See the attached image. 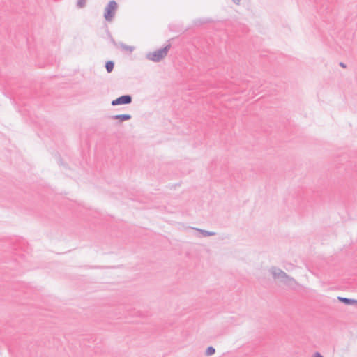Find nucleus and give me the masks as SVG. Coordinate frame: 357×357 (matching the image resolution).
<instances>
[{
    "label": "nucleus",
    "instance_id": "1",
    "mask_svg": "<svg viewBox=\"0 0 357 357\" xmlns=\"http://www.w3.org/2000/svg\"><path fill=\"white\" fill-rule=\"evenodd\" d=\"M171 48V44H167L165 47L153 52H148L146 58L153 62H160L165 58Z\"/></svg>",
    "mask_w": 357,
    "mask_h": 357
},
{
    "label": "nucleus",
    "instance_id": "2",
    "mask_svg": "<svg viewBox=\"0 0 357 357\" xmlns=\"http://www.w3.org/2000/svg\"><path fill=\"white\" fill-rule=\"evenodd\" d=\"M118 4L114 0L110 1L105 8L104 17L106 21L111 22L117 10Z\"/></svg>",
    "mask_w": 357,
    "mask_h": 357
},
{
    "label": "nucleus",
    "instance_id": "3",
    "mask_svg": "<svg viewBox=\"0 0 357 357\" xmlns=\"http://www.w3.org/2000/svg\"><path fill=\"white\" fill-rule=\"evenodd\" d=\"M132 97L131 95L126 94L123 95L115 100H113L111 102L112 106L121 105H129L132 102Z\"/></svg>",
    "mask_w": 357,
    "mask_h": 357
},
{
    "label": "nucleus",
    "instance_id": "4",
    "mask_svg": "<svg viewBox=\"0 0 357 357\" xmlns=\"http://www.w3.org/2000/svg\"><path fill=\"white\" fill-rule=\"evenodd\" d=\"M269 272L271 273L273 279H279L281 282H282V280L287 275L284 271L276 266L271 267Z\"/></svg>",
    "mask_w": 357,
    "mask_h": 357
},
{
    "label": "nucleus",
    "instance_id": "5",
    "mask_svg": "<svg viewBox=\"0 0 357 357\" xmlns=\"http://www.w3.org/2000/svg\"><path fill=\"white\" fill-rule=\"evenodd\" d=\"M282 283L286 286L294 289L298 286V282L291 276L287 275L286 277L282 280Z\"/></svg>",
    "mask_w": 357,
    "mask_h": 357
},
{
    "label": "nucleus",
    "instance_id": "6",
    "mask_svg": "<svg viewBox=\"0 0 357 357\" xmlns=\"http://www.w3.org/2000/svg\"><path fill=\"white\" fill-rule=\"evenodd\" d=\"M132 116L128 114H116L113 115L109 117V119L113 120H119V122H123L125 121H128L131 119Z\"/></svg>",
    "mask_w": 357,
    "mask_h": 357
},
{
    "label": "nucleus",
    "instance_id": "7",
    "mask_svg": "<svg viewBox=\"0 0 357 357\" xmlns=\"http://www.w3.org/2000/svg\"><path fill=\"white\" fill-rule=\"evenodd\" d=\"M337 299L341 303L347 305H357V300L353 298H348L344 297L338 296Z\"/></svg>",
    "mask_w": 357,
    "mask_h": 357
},
{
    "label": "nucleus",
    "instance_id": "8",
    "mask_svg": "<svg viewBox=\"0 0 357 357\" xmlns=\"http://www.w3.org/2000/svg\"><path fill=\"white\" fill-rule=\"evenodd\" d=\"M105 68L107 73H112L114 70V62L113 61H107L105 63Z\"/></svg>",
    "mask_w": 357,
    "mask_h": 357
},
{
    "label": "nucleus",
    "instance_id": "9",
    "mask_svg": "<svg viewBox=\"0 0 357 357\" xmlns=\"http://www.w3.org/2000/svg\"><path fill=\"white\" fill-rule=\"evenodd\" d=\"M197 231H199L200 233H202V234L204 237L211 236H215V233L213 232V231H208L201 229H197Z\"/></svg>",
    "mask_w": 357,
    "mask_h": 357
},
{
    "label": "nucleus",
    "instance_id": "10",
    "mask_svg": "<svg viewBox=\"0 0 357 357\" xmlns=\"http://www.w3.org/2000/svg\"><path fill=\"white\" fill-rule=\"evenodd\" d=\"M120 46L122 50L128 51L130 52H132L134 50L133 46H130V45H128L122 43L120 44Z\"/></svg>",
    "mask_w": 357,
    "mask_h": 357
},
{
    "label": "nucleus",
    "instance_id": "11",
    "mask_svg": "<svg viewBox=\"0 0 357 357\" xmlns=\"http://www.w3.org/2000/svg\"><path fill=\"white\" fill-rule=\"evenodd\" d=\"M215 349L212 346H209L207 347L206 350V352H205V354L206 356H212L215 354Z\"/></svg>",
    "mask_w": 357,
    "mask_h": 357
},
{
    "label": "nucleus",
    "instance_id": "12",
    "mask_svg": "<svg viewBox=\"0 0 357 357\" xmlns=\"http://www.w3.org/2000/svg\"><path fill=\"white\" fill-rule=\"evenodd\" d=\"M86 0H77V6L79 8H84L86 6Z\"/></svg>",
    "mask_w": 357,
    "mask_h": 357
},
{
    "label": "nucleus",
    "instance_id": "13",
    "mask_svg": "<svg viewBox=\"0 0 357 357\" xmlns=\"http://www.w3.org/2000/svg\"><path fill=\"white\" fill-rule=\"evenodd\" d=\"M312 357H324L319 352H315Z\"/></svg>",
    "mask_w": 357,
    "mask_h": 357
},
{
    "label": "nucleus",
    "instance_id": "14",
    "mask_svg": "<svg viewBox=\"0 0 357 357\" xmlns=\"http://www.w3.org/2000/svg\"><path fill=\"white\" fill-rule=\"evenodd\" d=\"M339 65L342 68H346V64L343 62H340Z\"/></svg>",
    "mask_w": 357,
    "mask_h": 357
},
{
    "label": "nucleus",
    "instance_id": "15",
    "mask_svg": "<svg viewBox=\"0 0 357 357\" xmlns=\"http://www.w3.org/2000/svg\"><path fill=\"white\" fill-rule=\"evenodd\" d=\"M232 1H233V2H234V3H236V4H239V3H240V1H241V0H232Z\"/></svg>",
    "mask_w": 357,
    "mask_h": 357
}]
</instances>
